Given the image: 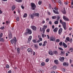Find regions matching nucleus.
Masks as SVG:
<instances>
[{
	"label": "nucleus",
	"mask_w": 73,
	"mask_h": 73,
	"mask_svg": "<svg viewBox=\"0 0 73 73\" xmlns=\"http://www.w3.org/2000/svg\"><path fill=\"white\" fill-rule=\"evenodd\" d=\"M10 42L11 44H13L14 42L15 45H16V42H17L16 38L15 37H14L12 40H11Z\"/></svg>",
	"instance_id": "f257e3e1"
},
{
	"label": "nucleus",
	"mask_w": 73,
	"mask_h": 73,
	"mask_svg": "<svg viewBox=\"0 0 73 73\" xmlns=\"http://www.w3.org/2000/svg\"><path fill=\"white\" fill-rule=\"evenodd\" d=\"M60 21L61 24H62L63 27L64 28V29H65V30H66L67 28L66 27V23L64 22L62 23V21L61 19L60 20Z\"/></svg>",
	"instance_id": "f03ea898"
},
{
	"label": "nucleus",
	"mask_w": 73,
	"mask_h": 73,
	"mask_svg": "<svg viewBox=\"0 0 73 73\" xmlns=\"http://www.w3.org/2000/svg\"><path fill=\"white\" fill-rule=\"evenodd\" d=\"M54 9H55V11H55V10H53V11L54 12V13H55V14H59V13H58V12L57 11H58V8L55 7L54 8Z\"/></svg>",
	"instance_id": "7ed1b4c3"
},
{
	"label": "nucleus",
	"mask_w": 73,
	"mask_h": 73,
	"mask_svg": "<svg viewBox=\"0 0 73 73\" xmlns=\"http://www.w3.org/2000/svg\"><path fill=\"white\" fill-rule=\"evenodd\" d=\"M31 6L33 9V10H34V9H35V8H36V6L35 5V4L33 3H31Z\"/></svg>",
	"instance_id": "20e7f679"
},
{
	"label": "nucleus",
	"mask_w": 73,
	"mask_h": 73,
	"mask_svg": "<svg viewBox=\"0 0 73 73\" xmlns=\"http://www.w3.org/2000/svg\"><path fill=\"white\" fill-rule=\"evenodd\" d=\"M47 28V26L44 25L43 26V28L42 29V30H40V32H43V33H45V29H46Z\"/></svg>",
	"instance_id": "39448f33"
},
{
	"label": "nucleus",
	"mask_w": 73,
	"mask_h": 73,
	"mask_svg": "<svg viewBox=\"0 0 73 73\" xmlns=\"http://www.w3.org/2000/svg\"><path fill=\"white\" fill-rule=\"evenodd\" d=\"M8 37L10 39L12 38V33H11V31H9V34L8 35Z\"/></svg>",
	"instance_id": "423d86ee"
},
{
	"label": "nucleus",
	"mask_w": 73,
	"mask_h": 73,
	"mask_svg": "<svg viewBox=\"0 0 73 73\" xmlns=\"http://www.w3.org/2000/svg\"><path fill=\"white\" fill-rule=\"evenodd\" d=\"M26 32H27L29 35H31L32 34V31L29 29H27Z\"/></svg>",
	"instance_id": "0eeeda50"
},
{
	"label": "nucleus",
	"mask_w": 73,
	"mask_h": 73,
	"mask_svg": "<svg viewBox=\"0 0 73 73\" xmlns=\"http://www.w3.org/2000/svg\"><path fill=\"white\" fill-rule=\"evenodd\" d=\"M50 40L52 41H54L56 40V38L54 36H52L50 38Z\"/></svg>",
	"instance_id": "6e6552de"
},
{
	"label": "nucleus",
	"mask_w": 73,
	"mask_h": 73,
	"mask_svg": "<svg viewBox=\"0 0 73 73\" xmlns=\"http://www.w3.org/2000/svg\"><path fill=\"white\" fill-rule=\"evenodd\" d=\"M63 19L64 20H65V21H69V19H68V18L66 17L64 15L63 16Z\"/></svg>",
	"instance_id": "1a4fd4ad"
},
{
	"label": "nucleus",
	"mask_w": 73,
	"mask_h": 73,
	"mask_svg": "<svg viewBox=\"0 0 73 73\" xmlns=\"http://www.w3.org/2000/svg\"><path fill=\"white\" fill-rule=\"evenodd\" d=\"M64 59H65V58H64V57H60L59 60L60 61H61V62H63L64 60Z\"/></svg>",
	"instance_id": "9d476101"
},
{
	"label": "nucleus",
	"mask_w": 73,
	"mask_h": 73,
	"mask_svg": "<svg viewBox=\"0 0 73 73\" xmlns=\"http://www.w3.org/2000/svg\"><path fill=\"white\" fill-rule=\"evenodd\" d=\"M68 41L70 42V38L69 37H66V40H65V42H68Z\"/></svg>",
	"instance_id": "9b49d317"
},
{
	"label": "nucleus",
	"mask_w": 73,
	"mask_h": 73,
	"mask_svg": "<svg viewBox=\"0 0 73 73\" xmlns=\"http://www.w3.org/2000/svg\"><path fill=\"white\" fill-rule=\"evenodd\" d=\"M48 54L51 56H53L54 54L53 51L51 50H50L48 51Z\"/></svg>",
	"instance_id": "f8f14e48"
},
{
	"label": "nucleus",
	"mask_w": 73,
	"mask_h": 73,
	"mask_svg": "<svg viewBox=\"0 0 73 73\" xmlns=\"http://www.w3.org/2000/svg\"><path fill=\"white\" fill-rule=\"evenodd\" d=\"M31 28L32 29L35 31L36 30V29H37V27L35 26H31Z\"/></svg>",
	"instance_id": "ddd939ff"
},
{
	"label": "nucleus",
	"mask_w": 73,
	"mask_h": 73,
	"mask_svg": "<svg viewBox=\"0 0 73 73\" xmlns=\"http://www.w3.org/2000/svg\"><path fill=\"white\" fill-rule=\"evenodd\" d=\"M63 66H68V65H69V64L68 63L64 62L63 63Z\"/></svg>",
	"instance_id": "4468645a"
},
{
	"label": "nucleus",
	"mask_w": 73,
	"mask_h": 73,
	"mask_svg": "<svg viewBox=\"0 0 73 73\" xmlns=\"http://www.w3.org/2000/svg\"><path fill=\"white\" fill-rule=\"evenodd\" d=\"M62 32V29H60L58 31V34L59 35H61V33Z\"/></svg>",
	"instance_id": "2eb2a0df"
},
{
	"label": "nucleus",
	"mask_w": 73,
	"mask_h": 73,
	"mask_svg": "<svg viewBox=\"0 0 73 73\" xmlns=\"http://www.w3.org/2000/svg\"><path fill=\"white\" fill-rule=\"evenodd\" d=\"M27 50L28 52H32L33 50H32V49L31 48H29L27 49Z\"/></svg>",
	"instance_id": "dca6fc26"
},
{
	"label": "nucleus",
	"mask_w": 73,
	"mask_h": 73,
	"mask_svg": "<svg viewBox=\"0 0 73 73\" xmlns=\"http://www.w3.org/2000/svg\"><path fill=\"white\" fill-rule=\"evenodd\" d=\"M58 29L57 27H56L54 30L53 31L54 32H57V31H58Z\"/></svg>",
	"instance_id": "f3484780"
},
{
	"label": "nucleus",
	"mask_w": 73,
	"mask_h": 73,
	"mask_svg": "<svg viewBox=\"0 0 73 73\" xmlns=\"http://www.w3.org/2000/svg\"><path fill=\"white\" fill-rule=\"evenodd\" d=\"M34 14L35 16H36L37 17H39V16H40V14L38 13H34Z\"/></svg>",
	"instance_id": "a211bd4d"
},
{
	"label": "nucleus",
	"mask_w": 73,
	"mask_h": 73,
	"mask_svg": "<svg viewBox=\"0 0 73 73\" xmlns=\"http://www.w3.org/2000/svg\"><path fill=\"white\" fill-rule=\"evenodd\" d=\"M15 8H16V6L15 5H13L12 8L11 9L12 11H14V10Z\"/></svg>",
	"instance_id": "6ab92c4d"
},
{
	"label": "nucleus",
	"mask_w": 73,
	"mask_h": 73,
	"mask_svg": "<svg viewBox=\"0 0 73 73\" xmlns=\"http://www.w3.org/2000/svg\"><path fill=\"white\" fill-rule=\"evenodd\" d=\"M65 52L63 51H61L60 55H64L65 54Z\"/></svg>",
	"instance_id": "aec40b11"
},
{
	"label": "nucleus",
	"mask_w": 73,
	"mask_h": 73,
	"mask_svg": "<svg viewBox=\"0 0 73 73\" xmlns=\"http://www.w3.org/2000/svg\"><path fill=\"white\" fill-rule=\"evenodd\" d=\"M54 62L55 64H58L59 63L58 61V60H55Z\"/></svg>",
	"instance_id": "412c9836"
},
{
	"label": "nucleus",
	"mask_w": 73,
	"mask_h": 73,
	"mask_svg": "<svg viewBox=\"0 0 73 73\" xmlns=\"http://www.w3.org/2000/svg\"><path fill=\"white\" fill-rule=\"evenodd\" d=\"M62 13H63L64 15H65V14L66 13V11H65V10H64L62 11Z\"/></svg>",
	"instance_id": "4be33fe9"
},
{
	"label": "nucleus",
	"mask_w": 73,
	"mask_h": 73,
	"mask_svg": "<svg viewBox=\"0 0 73 73\" xmlns=\"http://www.w3.org/2000/svg\"><path fill=\"white\" fill-rule=\"evenodd\" d=\"M15 1L18 3H22V2H23V0H15Z\"/></svg>",
	"instance_id": "5701e85b"
},
{
	"label": "nucleus",
	"mask_w": 73,
	"mask_h": 73,
	"mask_svg": "<svg viewBox=\"0 0 73 73\" xmlns=\"http://www.w3.org/2000/svg\"><path fill=\"white\" fill-rule=\"evenodd\" d=\"M63 45L64 47V48H67V46L66 44L64 42H63Z\"/></svg>",
	"instance_id": "b1692460"
},
{
	"label": "nucleus",
	"mask_w": 73,
	"mask_h": 73,
	"mask_svg": "<svg viewBox=\"0 0 73 73\" xmlns=\"http://www.w3.org/2000/svg\"><path fill=\"white\" fill-rule=\"evenodd\" d=\"M34 16H35V15L34 14V13L32 14L31 15V19H33L34 18Z\"/></svg>",
	"instance_id": "393cba45"
},
{
	"label": "nucleus",
	"mask_w": 73,
	"mask_h": 73,
	"mask_svg": "<svg viewBox=\"0 0 73 73\" xmlns=\"http://www.w3.org/2000/svg\"><path fill=\"white\" fill-rule=\"evenodd\" d=\"M40 35H38V37L39 39V40L40 41H42V38H40Z\"/></svg>",
	"instance_id": "a878e982"
},
{
	"label": "nucleus",
	"mask_w": 73,
	"mask_h": 73,
	"mask_svg": "<svg viewBox=\"0 0 73 73\" xmlns=\"http://www.w3.org/2000/svg\"><path fill=\"white\" fill-rule=\"evenodd\" d=\"M0 41H2V42H4V39L2 38H0Z\"/></svg>",
	"instance_id": "bb28decb"
},
{
	"label": "nucleus",
	"mask_w": 73,
	"mask_h": 73,
	"mask_svg": "<svg viewBox=\"0 0 73 73\" xmlns=\"http://www.w3.org/2000/svg\"><path fill=\"white\" fill-rule=\"evenodd\" d=\"M54 53L55 55H57L58 54V52L57 51H54Z\"/></svg>",
	"instance_id": "cd10ccee"
},
{
	"label": "nucleus",
	"mask_w": 73,
	"mask_h": 73,
	"mask_svg": "<svg viewBox=\"0 0 73 73\" xmlns=\"http://www.w3.org/2000/svg\"><path fill=\"white\" fill-rule=\"evenodd\" d=\"M32 36H30L29 38H28L29 41H31V40H32Z\"/></svg>",
	"instance_id": "c85d7f7f"
},
{
	"label": "nucleus",
	"mask_w": 73,
	"mask_h": 73,
	"mask_svg": "<svg viewBox=\"0 0 73 73\" xmlns=\"http://www.w3.org/2000/svg\"><path fill=\"white\" fill-rule=\"evenodd\" d=\"M45 63L44 62H42L41 64V66H45Z\"/></svg>",
	"instance_id": "c756f323"
},
{
	"label": "nucleus",
	"mask_w": 73,
	"mask_h": 73,
	"mask_svg": "<svg viewBox=\"0 0 73 73\" xmlns=\"http://www.w3.org/2000/svg\"><path fill=\"white\" fill-rule=\"evenodd\" d=\"M17 52L18 53H20V48H17Z\"/></svg>",
	"instance_id": "7c9ffc66"
},
{
	"label": "nucleus",
	"mask_w": 73,
	"mask_h": 73,
	"mask_svg": "<svg viewBox=\"0 0 73 73\" xmlns=\"http://www.w3.org/2000/svg\"><path fill=\"white\" fill-rule=\"evenodd\" d=\"M58 2L59 3L60 5H62V3L61 1L58 0Z\"/></svg>",
	"instance_id": "2f4dec72"
},
{
	"label": "nucleus",
	"mask_w": 73,
	"mask_h": 73,
	"mask_svg": "<svg viewBox=\"0 0 73 73\" xmlns=\"http://www.w3.org/2000/svg\"><path fill=\"white\" fill-rule=\"evenodd\" d=\"M60 41V39H58L56 40V42H59Z\"/></svg>",
	"instance_id": "473e14b6"
},
{
	"label": "nucleus",
	"mask_w": 73,
	"mask_h": 73,
	"mask_svg": "<svg viewBox=\"0 0 73 73\" xmlns=\"http://www.w3.org/2000/svg\"><path fill=\"white\" fill-rule=\"evenodd\" d=\"M24 17H27V14L25 13L23 16Z\"/></svg>",
	"instance_id": "72a5a7b5"
},
{
	"label": "nucleus",
	"mask_w": 73,
	"mask_h": 73,
	"mask_svg": "<svg viewBox=\"0 0 73 73\" xmlns=\"http://www.w3.org/2000/svg\"><path fill=\"white\" fill-rule=\"evenodd\" d=\"M56 68H57V67L56 66H54L53 67V70H55V69H56Z\"/></svg>",
	"instance_id": "f704fd0d"
},
{
	"label": "nucleus",
	"mask_w": 73,
	"mask_h": 73,
	"mask_svg": "<svg viewBox=\"0 0 73 73\" xmlns=\"http://www.w3.org/2000/svg\"><path fill=\"white\" fill-rule=\"evenodd\" d=\"M38 4L39 5H41V4H42V1H39L38 2Z\"/></svg>",
	"instance_id": "c9c22d12"
},
{
	"label": "nucleus",
	"mask_w": 73,
	"mask_h": 73,
	"mask_svg": "<svg viewBox=\"0 0 73 73\" xmlns=\"http://www.w3.org/2000/svg\"><path fill=\"white\" fill-rule=\"evenodd\" d=\"M54 23L55 24H58V22L57 21H56L54 22Z\"/></svg>",
	"instance_id": "e433bc0d"
},
{
	"label": "nucleus",
	"mask_w": 73,
	"mask_h": 73,
	"mask_svg": "<svg viewBox=\"0 0 73 73\" xmlns=\"http://www.w3.org/2000/svg\"><path fill=\"white\" fill-rule=\"evenodd\" d=\"M52 19H56V16H52Z\"/></svg>",
	"instance_id": "4c0bfd02"
},
{
	"label": "nucleus",
	"mask_w": 73,
	"mask_h": 73,
	"mask_svg": "<svg viewBox=\"0 0 73 73\" xmlns=\"http://www.w3.org/2000/svg\"><path fill=\"white\" fill-rule=\"evenodd\" d=\"M49 61V59L48 58L46 59L45 60L46 62H48Z\"/></svg>",
	"instance_id": "58836bf2"
},
{
	"label": "nucleus",
	"mask_w": 73,
	"mask_h": 73,
	"mask_svg": "<svg viewBox=\"0 0 73 73\" xmlns=\"http://www.w3.org/2000/svg\"><path fill=\"white\" fill-rule=\"evenodd\" d=\"M34 46H35V48H38V47L37 46V45L36 44Z\"/></svg>",
	"instance_id": "ea45409f"
},
{
	"label": "nucleus",
	"mask_w": 73,
	"mask_h": 73,
	"mask_svg": "<svg viewBox=\"0 0 73 73\" xmlns=\"http://www.w3.org/2000/svg\"><path fill=\"white\" fill-rule=\"evenodd\" d=\"M59 44L60 45V46H61V45H62V42H60L59 43Z\"/></svg>",
	"instance_id": "a19ab883"
},
{
	"label": "nucleus",
	"mask_w": 73,
	"mask_h": 73,
	"mask_svg": "<svg viewBox=\"0 0 73 73\" xmlns=\"http://www.w3.org/2000/svg\"><path fill=\"white\" fill-rule=\"evenodd\" d=\"M3 34L2 33H1L0 34V37H3Z\"/></svg>",
	"instance_id": "79ce46f5"
},
{
	"label": "nucleus",
	"mask_w": 73,
	"mask_h": 73,
	"mask_svg": "<svg viewBox=\"0 0 73 73\" xmlns=\"http://www.w3.org/2000/svg\"><path fill=\"white\" fill-rule=\"evenodd\" d=\"M59 50H64L63 49H62V48H61V47H59Z\"/></svg>",
	"instance_id": "37998d69"
},
{
	"label": "nucleus",
	"mask_w": 73,
	"mask_h": 73,
	"mask_svg": "<svg viewBox=\"0 0 73 73\" xmlns=\"http://www.w3.org/2000/svg\"><path fill=\"white\" fill-rule=\"evenodd\" d=\"M6 67L7 68H9V66L8 64H7L6 66Z\"/></svg>",
	"instance_id": "c03bdc74"
},
{
	"label": "nucleus",
	"mask_w": 73,
	"mask_h": 73,
	"mask_svg": "<svg viewBox=\"0 0 73 73\" xmlns=\"http://www.w3.org/2000/svg\"><path fill=\"white\" fill-rule=\"evenodd\" d=\"M17 21H19V17H17Z\"/></svg>",
	"instance_id": "a18cd8bd"
},
{
	"label": "nucleus",
	"mask_w": 73,
	"mask_h": 73,
	"mask_svg": "<svg viewBox=\"0 0 73 73\" xmlns=\"http://www.w3.org/2000/svg\"><path fill=\"white\" fill-rule=\"evenodd\" d=\"M33 41L34 42V43H36V40L35 39H34L33 40Z\"/></svg>",
	"instance_id": "49530a36"
},
{
	"label": "nucleus",
	"mask_w": 73,
	"mask_h": 73,
	"mask_svg": "<svg viewBox=\"0 0 73 73\" xmlns=\"http://www.w3.org/2000/svg\"><path fill=\"white\" fill-rule=\"evenodd\" d=\"M28 33H27V31L26 32H25V33H24V35H28Z\"/></svg>",
	"instance_id": "de8ad7c7"
},
{
	"label": "nucleus",
	"mask_w": 73,
	"mask_h": 73,
	"mask_svg": "<svg viewBox=\"0 0 73 73\" xmlns=\"http://www.w3.org/2000/svg\"><path fill=\"white\" fill-rule=\"evenodd\" d=\"M49 31H50L49 29H47L46 31L47 32H49Z\"/></svg>",
	"instance_id": "09e8293b"
},
{
	"label": "nucleus",
	"mask_w": 73,
	"mask_h": 73,
	"mask_svg": "<svg viewBox=\"0 0 73 73\" xmlns=\"http://www.w3.org/2000/svg\"><path fill=\"white\" fill-rule=\"evenodd\" d=\"M6 23H6V25H8V24H9V22H8V21H6Z\"/></svg>",
	"instance_id": "8fccbe9b"
},
{
	"label": "nucleus",
	"mask_w": 73,
	"mask_h": 73,
	"mask_svg": "<svg viewBox=\"0 0 73 73\" xmlns=\"http://www.w3.org/2000/svg\"><path fill=\"white\" fill-rule=\"evenodd\" d=\"M12 73V71L11 70H10L8 72V73Z\"/></svg>",
	"instance_id": "3c124183"
},
{
	"label": "nucleus",
	"mask_w": 73,
	"mask_h": 73,
	"mask_svg": "<svg viewBox=\"0 0 73 73\" xmlns=\"http://www.w3.org/2000/svg\"><path fill=\"white\" fill-rule=\"evenodd\" d=\"M47 41L45 40V41H44V44H47Z\"/></svg>",
	"instance_id": "603ef678"
},
{
	"label": "nucleus",
	"mask_w": 73,
	"mask_h": 73,
	"mask_svg": "<svg viewBox=\"0 0 73 73\" xmlns=\"http://www.w3.org/2000/svg\"><path fill=\"white\" fill-rule=\"evenodd\" d=\"M47 12L48 13V15H50L51 13H50V12H49V11H48Z\"/></svg>",
	"instance_id": "864d4df0"
},
{
	"label": "nucleus",
	"mask_w": 73,
	"mask_h": 73,
	"mask_svg": "<svg viewBox=\"0 0 73 73\" xmlns=\"http://www.w3.org/2000/svg\"><path fill=\"white\" fill-rule=\"evenodd\" d=\"M72 60L70 59V64H72Z\"/></svg>",
	"instance_id": "5fc2aeb1"
},
{
	"label": "nucleus",
	"mask_w": 73,
	"mask_h": 73,
	"mask_svg": "<svg viewBox=\"0 0 73 73\" xmlns=\"http://www.w3.org/2000/svg\"><path fill=\"white\" fill-rule=\"evenodd\" d=\"M21 7L22 8V9H24V7L23 6V5H21Z\"/></svg>",
	"instance_id": "6e6d98bb"
},
{
	"label": "nucleus",
	"mask_w": 73,
	"mask_h": 73,
	"mask_svg": "<svg viewBox=\"0 0 73 73\" xmlns=\"http://www.w3.org/2000/svg\"><path fill=\"white\" fill-rule=\"evenodd\" d=\"M49 23L50 25H52V22L51 21H50L49 22Z\"/></svg>",
	"instance_id": "4d7b16f0"
},
{
	"label": "nucleus",
	"mask_w": 73,
	"mask_h": 73,
	"mask_svg": "<svg viewBox=\"0 0 73 73\" xmlns=\"http://www.w3.org/2000/svg\"><path fill=\"white\" fill-rule=\"evenodd\" d=\"M73 48H70V50H73Z\"/></svg>",
	"instance_id": "13d9d810"
},
{
	"label": "nucleus",
	"mask_w": 73,
	"mask_h": 73,
	"mask_svg": "<svg viewBox=\"0 0 73 73\" xmlns=\"http://www.w3.org/2000/svg\"><path fill=\"white\" fill-rule=\"evenodd\" d=\"M42 43H40L39 44V45L40 46H41V45H42Z\"/></svg>",
	"instance_id": "bf43d9fd"
},
{
	"label": "nucleus",
	"mask_w": 73,
	"mask_h": 73,
	"mask_svg": "<svg viewBox=\"0 0 73 73\" xmlns=\"http://www.w3.org/2000/svg\"><path fill=\"white\" fill-rule=\"evenodd\" d=\"M52 29H54V25H53L52 26Z\"/></svg>",
	"instance_id": "052dcab7"
},
{
	"label": "nucleus",
	"mask_w": 73,
	"mask_h": 73,
	"mask_svg": "<svg viewBox=\"0 0 73 73\" xmlns=\"http://www.w3.org/2000/svg\"><path fill=\"white\" fill-rule=\"evenodd\" d=\"M47 36L48 37L47 38L48 39H49V35H47Z\"/></svg>",
	"instance_id": "680f3d73"
},
{
	"label": "nucleus",
	"mask_w": 73,
	"mask_h": 73,
	"mask_svg": "<svg viewBox=\"0 0 73 73\" xmlns=\"http://www.w3.org/2000/svg\"><path fill=\"white\" fill-rule=\"evenodd\" d=\"M45 45H46V44H45V43H44L43 44H42V46H45Z\"/></svg>",
	"instance_id": "e2e57ef3"
},
{
	"label": "nucleus",
	"mask_w": 73,
	"mask_h": 73,
	"mask_svg": "<svg viewBox=\"0 0 73 73\" xmlns=\"http://www.w3.org/2000/svg\"><path fill=\"white\" fill-rule=\"evenodd\" d=\"M42 37H43V38L44 37V34H42Z\"/></svg>",
	"instance_id": "0e129e2a"
},
{
	"label": "nucleus",
	"mask_w": 73,
	"mask_h": 73,
	"mask_svg": "<svg viewBox=\"0 0 73 73\" xmlns=\"http://www.w3.org/2000/svg\"><path fill=\"white\" fill-rule=\"evenodd\" d=\"M1 28V29H4V27H2Z\"/></svg>",
	"instance_id": "69168bd1"
},
{
	"label": "nucleus",
	"mask_w": 73,
	"mask_h": 73,
	"mask_svg": "<svg viewBox=\"0 0 73 73\" xmlns=\"http://www.w3.org/2000/svg\"><path fill=\"white\" fill-rule=\"evenodd\" d=\"M51 73H55V72L53 71H52Z\"/></svg>",
	"instance_id": "338daca9"
},
{
	"label": "nucleus",
	"mask_w": 73,
	"mask_h": 73,
	"mask_svg": "<svg viewBox=\"0 0 73 73\" xmlns=\"http://www.w3.org/2000/svg\"><path fill=\"white\" fill-rule=\"evenodd\" d=\"M68 53H66V56H68Z\"/></svg>",
	"instance_id": "774afa93"
}]
</instances>
